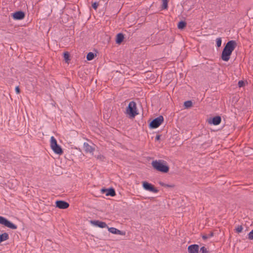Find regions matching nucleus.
I'll return each mask as SVG.
<instances>
[{
	"label": "nucleus",
	"mask_w": 253,
	"mask_h": 253,
	"mask_svg": "<svg viewBox=\"0 0 253 253\" xmlns=\"http://www.w3.org/2000/svg\"><path fill=\"white\" fill-rule=\"evenodd\" d=\"M9 239V235L7 233L0 234V243L7 240Z\"/></svg>",
	"instance_id": "obj_17"
},
{
	"label": "nucleus",
	"mask_w": 253,
	"mask_h": 253,
	"mask_svg": "<svg viewBox=\"0 0 253 253\" xmlns=\"http://www.w3.org/2000/svg\"><path fill=\"white\" fill-rule=\"evenodd\" d=\"M94 57V54L92 52H89L87 54V56H86V59L87 60H92Z\"/></svg>",
	"instance_id": "obj_21"
},
{
	"label": "nucleus",
	"mask_w": 253,
	"mask_h": 253,
	"mask_svg": "<svg viewBox=\"0 0 253 253\" xmlns=\"http://www.w3.org/2000/svg\"><path fill=\"white\" fill-rule=\"evenodd\" d=\"M56 206L59 209H66L69 207V204L64 201H57L56 202Z\"/></svg>",
	"instance_id": "obj_11"
},
{
	"label": "nucleus",
	"mask_w": 253,
	"mask_h": 253,
	"mask_svg": "<svg viewBox=\"0 0 253 253\" xmlns=\"http://www.w3.org/2000/svg\"><path fill=\"white\" fill-rule=\"evenodd\" d=\"M69 54L68 52H66L64 53V58L66 62H68L70 60Z\"/></svg>",
	"instance_id": "obj_24"
},
{
	"label": "nucleus",
	"mask_w": 253,
	"mask_h": 253,
	"mask_svg": "<svg viewBox=\"0 0 253 253\" xmlns=\"http://www.w3.org/2000/svg\"><path fill=\"white\" fill-rule=\"evenodd\" d=\"M161 135H157L155 138L156 141H158L160 139Z\"/></svg>",
	"instance_id": "obj_34"
},
{
	"label": "nucleus",
	"mask_w": 253,
	"mask_h": 253,
	"mask_svg": "<svg viewBox=\"0 0 253 253\" xmlns=\"http://www.w3.org/2000/svg\"><path fill=\"white\" fill-rule=\"evenodd\" d=\"M110 232L115 234H122V231L114 227H110L108 228Z\"/></svg>",
	"instance_id": "obj_18"
},
{
	"label": "nucleus",
	"mask_w": 253,
	"mask_h": 253,
	"mask_svg": "<svg viewBox=\"0 0 253 253\" xmlns=\"http://www.w3.org/2000/svg\"><path fill=\"white\" fill-rule=\"evenodd\" d=\"M213 236V232H211L209 234H205L202 236V238L204 240H206L209 238Z\"/></svg>",
	"instance_id": "obj_22"
},
{
	"label": "nucleus",
	"mask_w": 253,
	"mask_h": 253,
	"mask_svg": "<svg viewBox=\"0 0 253 253\" xmlns=\"http://www.w3.org/2000/svg\"><path fill=\"white\" fill-rule=\"evenodd\" d=\"M103 157V156H101V155H98V156L97 157V159H101Z\"/></svg>",
	"instance_id": "obj_35"
},
{
	"label": "nucleus",
	"mask_w": 253,
	"mask_h": 253,
	"mask_svg": "<svg viewBox=\"0 0 253 253\" xmlns=\"http://www.w3.org/2000/svg\"><path fill=\"white\" fill-rule=\"evenodd\" d=\"M159 184L162 186H163V187H165L166 186V183H164L163 182H162V181H160L159 182Z\"/></svg>",
	"instance_id": "obj_33"
},
{
	"label": "nucleus",
	"mask_w": 253,
	"mask_h": 253,
	"mask_svg": "<svg viewBox=\"0 0 253 253\" xmlns=\"http://www.w3.org/2000/svg\"><path fill=\"white\" fill-rule=\"evenodd\" d=\"M124 39V36L122 33H119L117 35L116 42L118 44H120Z\"/></svg>",
	"instance_id": "obj_16"
},
{
	"label": "nucleus",
	"mask_w": 253,
	"mask_h": 253,
	"mask_svg": "<svg viewBox=\"0 0 253 253\" xmlns=\"http://www.w3.org/2000/svg\"><path fill=\"white\" fill-rule=\"evenodd\" d=\"M168 0H163V4L162 6V8L163 9H166L168 8Z\"/></svg>",
	"instance_id": "obj_23"
},
{
	"label": "nucleus",
	"mask_w": 253,
	"mask_h": 253,
	"mask_svg": "<svg viewBox=\"0 0 253 253\" xmlns=\"http://www.w3.org/2000/svg\"><path fill=\"white\" fill-rule=\"evenodd\" d=\"M84 150L86 153H91L94 150V148L90 146L88 143L84 142Z\"/></svg>",
	"instance_id": "obj_15"
},
{
	"label": "nucleus",
	"mask_w": 253,
	"mask_h": 253,
	"mask_svg": "<svg viewBox=\"0 0 253 253\" xmlns=\"http://www.w3.org/2000/svg\"><path fill=\"white\" fill-rule=\"evenodd\" d=\"M98 5H99V4H98V2H94V3H92V8H93V9H95V10H96V9H97V8L98 7Z\"/></svg>",
	"instance_id": "obj_30"
},
{
	"label": "nucleus",
	"mask_w": 253,
	"mask_h": 253,
	"mask_svg": "<svg viewBox=\"0 0 253 253\" xmlns=\"http://www.w3.org/2000/svg\"><path fill=\"white\" fill-rule=\"evenodd\" d=\"M0 224L12 229H16L17 228V225L1 216H0Z\"/></svg>",
	"instance_id": "obj_5"
},
{
	"label": "nucleus",
	"mask_w": 253,
	"mask_h": 253,
	"mask_svg": "<svg viewBox=\"0 0 253 253\" xmlns=\"http://www.w3.org/2000/svg\"><path fill=\"white\" fill-rule=\"evenodd\" d=\"M222 40L221 38L216 39V45L218 47H219L221 45Z\"/></svg>",
	"instance_id": "obj_25"
},
{
	"label": "nucleus",
	"mask_w": 253,
	"mask_h": 253,
	"mask_svg": "<svg viewBox=\"0 0 253 253\" xmlns=\"http://www.w3.org/2000/svg\"><path fill=\"white\" fill-rule=\"evenodd\" d=\"M221 122V117L219 116H217L213 118H210L208 121V123L209 124H213L214 126L218 125L219 124H220Z\"/></svg>",
	"instance_id": "obj_10"
},
{
	"label": "nucleus",
	"mask_w": 253,
	"mask_h": 253,
	"mask_svg": "<svg viewBox=\"0 0 253 253\" xmlns=\"http://www.w3.org/2000/svg\"><path fill=\"white\" fill-rule=\"evenodd\" d=\"M90 223L95 226L102 228L107 227V225L105 222L101 221L99 220H91Z\"/></svg>",
	"instance_id": "obj_12"
},
{
	"label": "nucleus",
	"mask_w": 253,
	"mask_h": 253,
	"mask_svg": "<svg viewBox=\"0 0 253 253\" xmlns=\"http://www.w3.org/2000/svg\"><path fill=\"white\" fill-rule=\"evenodd\" d=\"M243 227L242 225H239L238 226V227L236 228L235 230L236 231V232L237 233H240L243 230Z\"/></svg>",
	"instance_id": "obj_27"
},
{
	"label": "nucleus",
	"mask_w": 253,
	"mask_h": 253,
	"mask_svg": "<svg viewBox=\"0 0 253 253\" xmlns=\"http://www.w3.org/2000/svg\"><path fill=\"white\" fill-rule=\"evenodd\" d=\"M164 122V117L162 116H159L158 117L153 119L149 124V126L150 128H156L158 127Z\"/></svg>",
	"instance_id": "obj_4"
},
{
	"label": "nucleus",
	"mask_w": 253,
	"mask_h": 253,
	"mask_svg": "<svg viewBox=\"0 0 253 253\" xmlns=\"http://www.w3.org/2000/svg\"><path fill=\"white\" fill-rule=\"evenodd\" d=\"M199 247L198 245L194 244L188 247V251L189 253H198Z\"/></svg>",
	"instance_id": "obj_13"
},
{
	"label": "nucleus",
	"mask_w": 253,
	"mask_h": 253,
	"mask_svg": "<svg viewBox=\"0 0 253 253\" xmlns=\"http://www.w3.org/2000/svg\"><path fill=\"white\" fill-rule=\"evenodd\" d=\"M232 53V52L224 47L221 55V59L224 61H228L230 58Z\"/></svg>",
	"instance_id": "obj_7"
},
{
	"label": "nucleus",
	"mask_w": 253,
	"mask_h": 253,
	"mask_svg": "<svg viewBox=\"0 0 253 253\" xmlns=\"http://www.w3.org/2000/svg\"><path fill=\"white\" fill-rule=\"evenodd\" d=\"M237 46V42L235 41L231 40L228 41L225 44L224 48L227 49L231 52H233Z\"/></svg>",
	"instance_id": "obj_8"
},
{
	"label": "nucleus",
	"mask_w": 253,
	"mask_h": 253,
	"mask_svg": "<svg viewBox=\"0 0 253 253\" xmlns=\"http://www.w3.org/2000/svg\"><path fill=\"white\" fill-rule=\"evenodd\" d=\"M25 17V13L24 12L19 11L15 12L13 15V17L16 20L23 19Z\"/></svg>",
	"instance_id": "obj_14"
},
{
	"label": "nucleus",
	"mask_w": 253,
	"mask_h": 253,
	"mask_svg": "<svg viewBox=\"0 0 253 253\" xmlns=\"http://www.w3.org/2000/svg\"><path fill=\"white\" fill-rule=\"evenodd\" d=\"M100 191L102 194H105L107 196H110L113 197L116 195L115 191L113 188L109 189L102 188Z\"/></svg>",
	"instance_id": "obj_9"
},
{
	"label": "nucleus",
	"mask_w": 253,
	"mask_h": 253,
	"mask_svg": "<svg viewBox=\"0 0 253 253\" xmlns=\"http://www.w3.org/2000/svg\"><path fill=\"white\" fill-rule=\"evenodd\" d=\"M187 23L184 21H180L177 24V27L179 29L182 30L184 29L186 26Z\"/></svg>",
	"instance_id": "obj_19"
},
{
	"label": "nucleus",
	"mask_w": 253,
	"mask_h": 253,
	"mask_svg": "<svg viewBox=\"0 0 253 253\" xmlns=\"http://www.w3.org/2000/svg\"><path fill=\"white\" fill-rule=\"evenodd\" d=\"M50 147L53 151L56 154L61 155L63 152L61 147L57 144V141L54 136L50 137Z\"/></svg>",
	"instance_id": "obj_3"
},
{
	"label": "nucleus",
	"mask_w": 253,
	"mask_h": 253,
	"mask_svg": "<svg viewBox=\"0 0 253 253\" xmlns=\"http://www.w3.org/2000/svg\"><path fill=\"white\" fill-rule=\"evenodd\" d=\"M125 113H126V111H124Z\"/></svg>",
	"instance_id": "obj_36"
},
{
	"label": "nucleus",
	"mask_w": 253,
	"mask_h": 253,
	"mask_svg": "<svg viewBox=\"0 0 253 253\" xmlns=\"http://www.w3.org/2000/svg\"><path fill=\"white\" fill-rule=\"evenodd\" d=\"M15 91L17 94H19L20 93V89L19 86H17L15 87Z\"/></svg>",
	"instance_id": "obj_32"
},
{
	"label": "nucleus",
	"mask_w": 253,
	"mask_h": 253,
	"mask_svg": "<svg viewBox=\"0 0 253 253\" xmlns=\"http://www.w3.org/2000/svg\"><path fill=\"white\" fill-rule=\"evenodd\" d=\"M193 103L191 100H187L184 102V106L185 108H189L192 106Z\"/></svg>",
	"instance_id": "obj_20"
},
{
	"label": "nucleus",
	"mask_w": 253,
	"mask_h": 253,
	"mask_svg": "<svg viewBox=\"0 0 253 253\" xmlns=\"http://www.w3.org/2000/svg\"><path fill=\"white\" fill-rule=\"evenodd\" d=\"M152 166L155 169L163 173H167L169 171V167L167 162L163 160L153 161Z\"/></svg>",
	"instance_id": "obj_1"
},
{
	"label": "nucleus",
	"mask_w": 253,
	"mask_h": 253,
	"mask_svg": "<svg viewBox=\"0 0 253 253\" xmlns=\"http://www.w3.org/2000/svg\"><path fill=\"white\" fill-rule=\"evenodd\" d=\"M174 187H175V185L173 184H166V186H165V187H168V188H174Z\"/></svg>",
	"instance_id": "obj_31"
},
{
	"label": "nucleus",
	"mask_w": 253,
	"mask_h": 253,
	"mask_svg": "<svg viewBox=\"0 0 253 253\" xmlns=\"http://www.w3.org/2000/svg\"><path fill=\"white\" fill-rule=\"evenodd\" d=\"M238 85L240 87H243L245 85V83L243 81H239L238 83Z\"/></svg>",
	"instance_id": "obj_29"
},
{
	"label": "nucleus",
	"mask_w": 253,
	"mask_h": 253,
	"mask_svg": "<svg viewBox=\"0 0 253 253\" xmlns=\"http://www.w3.org/2000/svg\"><path fill=\"white\" fill-rule=\"evenodd\" d=\"M139 114L137 108L136 103L133 101H130L127 105V115L130 119H133Z\"/></svg>",
	"instance_id": "obj_2"
},
{
	"label": "nucleus",
	"mask_w": 253,
	"mask_h": 253,
	"mask_svg": "<svg viewBox=\"0 0 253 253\" xmlns=\"http://www.w3.org/2000/svg\"><path fill=\"white\" fill-rule=\"evenodd\" d=\"M200 252L202 253H210L205 247H202L200 248Z\"/></svg>",
	"instance_id": "obj_26"
},
{
	"label": "nucleus",
	"mask_w": 253,
	"mask_h": 253,
	"mask_svg": "<svg viewBox=\"0 0 253 253\" xmlns=\"http://www.w3.org/2000/svg\"><path fill=\"white\" fill-rule=\"evenodd\" d=\"M248 238L250 240H253V229L249 233Z\"/></svg>",
	"instance_id": "obj_28"
},
{
	"label": "nucleus",
	"mask_w": 253,
	"mask_h": 253,
	"mask_svg": "<svg viewBox=\"0 0 253 253\" xmlns=\"http://www.w3.org/2000/svg\"><path fill=\"white\" fill-rule=\"evenodd\" d=\"M142 187L145 190L153 193H158L159 191L153 184L147 181L142 182Z\"/></svg>",
	"instance_id": "obj_6"
}]
</instances>
